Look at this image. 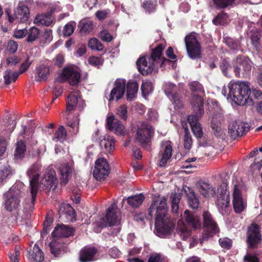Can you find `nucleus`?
Wrapping results in <instances>:
<instances>
[{"instance_id": "1a4fd4ad", "label": "nucleus", "mask_w": 262, "mask_h": 262, "mask_svg": "<svg viewBox=\"0 0 262 262\" xmlns=\"http://www.w3.org/2000/svg\"><path fill=\"white\" fill-rule=\"evenodd\" d=\"M20 191L10 189L5 194V208L10 212L14 211L15 217L18 215L20 203Z\"/></svg>"}, {"instance_id": "4468645a", "label": "nucleus", "mask_w": 262, "mask_h": 262, "mask_svg": "<svg viewBox=\"0 0 262 262\" xmlns=\"http://www.w3.org/2000/svg\"><path fill=\"white\" fill-rule=\"evenodd\" d=\"M172 143L170 141H163L161 143L159 151V166L165 167L172 155Z\"/></svg>"}, {"instance_id": "5701e85b", "label": "nucleus", "mask_w": 262, "mask_h": 262, "mask_svg": "<svg viewBox=\"0 0 262 262\" xmlns=\"http://www.w3.org/2000/svg\"><path fill=\"white\" fill-rule=\"evenodd\" d=\"M98 249L93 246H85L79 252L80 262H91L95 260Z\"/></svg>"}, {"instance_id": "f03ea898", "label": "nucleus", "mask_w": 262, "mask_h": 262, "mask_svg": "<svg viewBox=\"0 0 262 262\" xmlns=\"http://www.w3.org/2000/svg\"><path fill=\"white\" fill-rule=\"evenodd\" d=\"M166 46L165 43H158L155 47L151 49V55L148 57V61L145 56L138 59L136 62L139 71L143 75L151 73L153 71L158 69L159 67L171 61L162 56V53Z\"/></svg>"}, {"instance_id": "aec40b11", "label": "nucleus", "mask_w": 262, "mask_h": 262, "mask_svg": "<svg viewBox=\"0 0 262 262\" xmlns=\"http://www.w3.org/2000/svg\"><path fill=\"white\" fill-rule=\"evenodd\" d=\"M232 203L234 210L236 213L243 212L247 206L246 203L243 201L241 191L237 185L234 186Z\"/></svg>"}, {"instance_id": "09e8293b", "label": "nucleus", "mask_w": 262, "mask_h": 262, "mask_svg": "<svg viewBox=\"0 0 262 262\" xmlns=\"http://www.w3.org/2000/svg\"><path fill=\"white\" fill-rule=\"evenodd\" d=\"M40 31L36 27L31 28L28 31H27L28 37L27 41L29 42H33L38 37Z\"/></svg>"}, {"instance_id": "f8f14e48", "label": "nucleus", "mask_w": 262, "mask_h": 262, "mask_svg": "<svg viewBox=\"0 0 262 262\" xmlns=\"http://www.w3.org/2000/svg\"><path fill=\"white\" fill-rule=\"evenodd\" d=\"M110 166L106 159L99 158L95 162L93 176L98 181L104 180L110 173Z\"/></svg>"}, {"instance_id": "412c9836", "label": "nucleus", "mask_w": 262, "mask_h": 262, "mask_svg": "<svg viewBox=\"0 0 262 262\" xmlns=\"http://www.w3.org/2000/svg\"><path fill=\"white\" fill-rule=\"evenodd\" d=\"M75 232V228L63 224H58L54 228L52 235L54 238L64 239V238L73 236Z\"/></svg>"}, {"instance_id": "b1692460", "label": "nucleus", "mask_w": 262, "mask_h": 262, "mask_svg": "<svg viewBox=\"0 0 262 262\" xmlns=\"http://www.w3.org/2000/svg\"><path fill=\"white\" fill-rule=\"evenodd\" d=\"M58 170L60 176V183L66 185L72 177L74 171L73 165L68 163H64L60 166Z\"/></svg>"}, {"instance_id": "e433bc0d", "label": "nucleus", "mask_w": 262, "mask_h": 262, "mask_svg": "<svg viewBox=\"0 0 262 262\" xmlns=\"http://www.w3.org/2000/svg\"><path fill=\"white\" fill-rule=\"evenodd\" d=\"M102 149L105 150L107 152H111L115 148V142L112 137L108 136L105 137L102 139L99 143Z\"/></svg>"}, {"instance_id": "37998d69", "label": "nucleus", "mask_w": 262, "mask_h": 262, "mask_svg": "<svg viewBox=\"0 0 262 262\" xmlns=\"http://www.w3.org/2000/svg\"><path fill=\"white\" fill-rule=\"evenodd\" d=\"M157 6V0H146L144 1L142 4V8L145 10V12L148 13L155 12Z\"/></svg>"}, {"instance_id": "79ce46f5", "label": "nucleus", "mask_w": 262, "mask_h": 262, "mask_svg": "<svg viewBox=\"0 0 262 262\" xmlns=\"http://www.w3.org/2000/svg\"><path fill=\"white\" fill-rule=\"evenodd\" d=\"M26 150V146L24 141L20 140L16 144L14 156L16 159L21 158L24 157Z\"/></svg>"}, {"instance_id": "774afa93", "label": "nucleus", "mask_w": 262, "mask_h": 262, "mask_svg": "<svg viewBox=\"0 0 262 262\" xmlns=\"http://www.w3.org/2000/svg\"><path fill=\"white\" fill-rule=\"evenodd\" d=\"M199 117L201 116L200 115L199 116L198 114L189 115L188 116L187 121L191 126L193 125H195L198 123H200L199 122Z\"/></svg>"}, {"instance_id": "cd10ccee", "label": "nucleus", "mask_w": 262, "mask_h": 262, "mask_svg": "<svg viewBox=\"0 0 262 262\" xmlns=\"http://www.w3.org/2000/svg\"><path fill=\"white\" fill-rule=\"evenodd\" d=\"M223 117L221 114H216L213 116L211 121V127L214 132V135L217 137L221 136L223 131L221 128L222 122Z\"/></svg>"}, {"instance_id": "9d476101", "label": "nucleus", "mask_w": 262, "mask_h": 262, "mask_svg": "<svg viewBox=\"0 0 262 262\" xmlns=\"http://www.w3.org/2000/svg\"><path fill=\"white\" fill-rule=\"evenodd\" d=\"M184 41L189 57L193 60L200 59L202 57L201 46L196 37L189 34L185 36Z\"/></svg>"}, {"instance_id": "13d9d810", "label": "nucleus", "mask_w": 262, "mask_h": 262, "mask_svg": "<svg viewBox=\"0 0 262 262\" xmlns=\"http://www.w3.org/2000/svg\"><path fill=\"white\" fill-rule=\"evenodd\" d=\"M220 246L227 250H230L232 246V241L227 237L220 238L219 240Z\"/></svg>"}, {"instance_id": "a211bd4d", "label": "nucleus", "mask_w": 262, "mask_h": 262, "mask_svg": "<svg viewBox=\"0 0 262 262\" xmlns=\"http://www.w3.org/2000/svg\"><path fill=\"white\" fill-rule=\"evenodd\" d=\"M40 183L44 186L48 191H54L58 184V180L56 177L55 171L52 169H48L44 174Z\"/></svg>"}, {"instance_id": "c756f323", "label": "nucleus", "mask_w": 262, "mask_h": 262, "mask_svg": "<svg viewBox=\"0 0 262 262\" xmlns=\"http://www.w3.org/2000/svg\"><path fill=\"white\" fill-rule=\"evenodd\" d=\"M229 193L227 192L226 190H221L217 196L216 205L219 207V208H221L223 209L229 206Z\"/></svg>"}, {"instance_id": "a878e982", "label": "nucleus", "mask_w": 262, "mask_h": 262, "mask_svg": "<svg viewBox=\"0 0 262 262\" xmlns=\"http://www.w3.org/2000/svg\"><path fill=\"white\" fill-rule=\"evenodd\" d=\"M64 244V241L62 239L53 238L49 244L51 253L56 257L60 256L66 247Z\"/></svg>"}, {"instance_id": "6e6552de", "label": "nucleus", "mask_w": 262, "mask_h": 262, "mask_svg": "<svg viewBox=\"0 0 262 262\" xmlns=\"http://www.w3.org/2000/svg\"><path fill=\"white\" fill-rule=\"evenodd\" d=\"M233 67L236 77L247 78L250 75L251 61L248 57L239 55L233 60Z\"/></svg>"}, {"instance_id": "72a5a7b5", "label": "nucleus", "mask_w": 262, "mask_h": 262, "mask_svg": "<svg viewBox=\"0 0 262 262\" xmlns=\"http://www.w3.org/2000/svg\"><path fill=\"white\" fill-rule=\"evenodd\" d=\"M145 197L142 193L132 195L126 199L127 204L133 208L139 207L143 203Z\"/></svg>"}, {"instance_id": "338daca9", "label": "nucleus", "mask_w": 262, "mask_h": 262, "mask_svg": "<svg viewBox=\"0 0 262 262\" xmlns=\"http://www.w3.org/2000/svg\"><path fill=\"white\" fill-rule=\"evenodd\" d=\"M89 62L91 65L95 67L99 66L102 64V61L100 57L92 56L89 59Z\"/></svg>"}, {"instance_id": "6e6d98bb", "label": "nucleus", "mask_w": 262, "mask_h": 262, "mask_svg": "<svg viewBox=\"0 0 262 262\" xmlns=\"http://www.w3.org/2000/svg\"><path fill=\"white\" fill-rule=\"evenodd\" d=\"M88 47L92 50L101 51L103 49V45L99 40L95 38L90 39L88 43Z\"/></svg>"}, {"instance_id": "5fc2aeb1", "label": "nucleus", "mask_w": 262, "mask_h": 262, "mask_svg": "<svg viewBox=\"0 0 262 262\" xmlns=\"http://www.w3.org/2000/svg\"><path fill=\"white\" fill-rule=\"evenodd\" d=\"M192 140L189 130L185 128L184 130V146L186 149H190L191 148Z\"/></svg>"}, {"instance_id": "7c9ffc66", "label": "nucleus", "mask_w": 262, "mask_h": 262, "mask_svg": "<svg viewBox=\"0 0 262 262\" xmlns=\"http://www.w3.org/2000/svg\"><path fill=\"white\" fill-rule=\"evenodd\" d=\"M199 189L200 193L205 198L215 196L214 188L209 183L201 182L199 184Z\"/></svg>"}, {"instance_id": "e2e57ef3", "label": "nucleus", "mask_w": 262, "mask_h": 262, "mask_svg": "<svg viewBox=\"0 0 262 262\" xmlns=\"http://www.w3.org/2000/svg\"><path fill=\"white\" fill-rule=\"evenodd\" d=\"M244 262H260L259 258L254 254L247 253L243 257Z\"/></svg>"}, {"instance_id": "680f3d73", "label": "nucleus", "mask_w": 262, "mask_h": 262, "mask_svg": "<svg viewBox=\"0 0 262 262\" xmlns=\"http://www.w3.org/2000/svg\"><path fill=\"white\" fill-rule=\"evenodd\" d=\"M192 131L197 138H201L203 136V130L200 123L193 125L191 126Z\"/></svg>"}, {"instance_id": "c03bdc74", "label": "nucleus", "mask_w": 262, "mask_h": 262, "mask_svg": "<svg viewBox=\"0 0 262 262\" xmlns=\"http://www.w3.org/2000/svg\"><path fill=\"white\" fill-rule=\"evenodd\" d=\"M170 199L171 203V210L172 212L177 213L179 210V204L181 199V194L180 193H172Z\"/></svg>"}, {"instance_id": "4c0bfd02", "label": "nucleus", "mask_w": 262, "mask_h": 262, "mask_svg": "<svg viewBox=\"0 0 262 262\" xmlns=\"http://www.w3.org/2000/svg\"><path fill=\"white\" fill-rule=\"evenodd\" d=\"M13 174V171L9 165L4 166L0 169V185L10 179Z\"/></svg>"}, {"instance_id": "ea45409f", "label": "nucleus", "mask_w": 262, "mask_h": 262, "mask_svg": "<svg viewBox=\"0 0 262 262\" xmlns=\"http://www.w3.org/2000/svg\"><path fill=\"white\" fill-rule=\"evenodd\" d=\"M36 73L39 81L46 80L49 75V68L45 65H40L36 68Z\"/></svg>"}, {"instance_id": "c9c22d12", "label": "nucleus", "mask_w": 262, "mask_h": 262, "mask_svg": "<svg viewBox=\"0 0 262 262\" xmlns=\"http://www.w3.org/2000/svg\"><path fill=\"white\" fill-rule=\"evenodd\" d=\"M30 258L34 261L40 262L44 259V254L38 245L35 244L31 251L29 252Z\"/></svg>"}, {"instance_id": "864d4df0", "label": "nucleus", "mask_w": 262, "mask_h": 262, "mask_svg": "<svg viewBox=\"0 0 262 262\" xmlns=\"http://www.w3.org/2000/svg\"><path fill=\"white\" fill-rule=\"evenodd\" d=\"M215 7L218 9H225L232 5L235 0H212Z\"/></svg>"}, {"instance_id": "4d7b16f0", "label": "nucleus", "mask_w": 262, "mask_h": 262, "mask_svg": "<svg viewBox=\"0 0 262 262\" xmlns=\"http://www.w3.org/2000/svg\"><path fill=\"white\" fill-rule=\"evenodd\" d=\"M189 88L192 92V95L195 92L204 93L203 85L198 81H193L189 84Z\"/></svg>"}, {"instance_id": "58836bf2", "label": "nucleus", "mask_w": 262, "mask_h": 262, "mask_svg": "<svg viewBox=\"0 0 262 262\" xmlns=\"http://www.w3.org/2000/svg\"><path fill=\"white\" fill-rule=\"evenodd\" d=\"M219 67L224 76L226 77H231L232 67L229 62H228L226 59H223L221 60Z\"/></svg>"}, {"instance_id": "a19ab883", "label": "nucleus", "mask_w": 262, "mask_h": 262, "mask_svg": "<svg viewBox=\"0 0 262 262\" xmlns=\"http://www.w3.org/2000/svg\"><path fill=\"white\" fill-rule=\"evenodd\" d=\"M67 137V130L63 125H60L54 134L53 140L55 142H63L66 141Z\"/></svg>"}, {"instance_id": "dca6fc26", "label": "nucleus", "mask_w": 262, "mask_h": 262, "mask_svg": "<svg viewBox=\"0 0 262 262\" xmlns=\"http://www.w3.org/2000/svg\"><path fill=\"white\" fill-rule=\"evenodd\" d=\"M60 76L62 81H68L70 85L75 86L80 81L81 74L72 67H66L62 70Z\"/></svg>"}, {"instance_id": "f3484780", "label": "nucleus", "mask_w": 262, "mask_h": 262, "mask_svg": "<svg viewBox=\"0 0 262 262\" xmlns=\"http://www.w3.org/2000/svg\"><path fill=\"white\" fill-rule=\"evenodd\" d=\"M106 127L118 136H124L125 134V126L114 115H111L106 118Z\"/></svg>"}, {"instance_id": "2eb2a0df", "label": "nucleus", "mask_w": 262, "mask_h": 262, "mask_svg": "<svg viewBox=\"0 0 262 262\" xmlns=\"http://www.w3.org/2000/svg\"><path fill=\"white\" fill-rule=\"evenodd\" d=\"M203 217L205 232L208 236H213L219 232L217 224L209 211H204Z\"/></svg>"}, {"instance_id": "6ab92c4d", "label": "nucleus", "mask_w": 262, "mask_h": 262, "mask_svg": "<svg viewBox=\"0 0 262 262\" xmlns=\"http://www.w3.org/2000/svg\"><path fill=\"white\" fill-rule=\"evenodd\" d=\"M114 86L110 94L109 101H113L115 99L118 101L123 97L125 91L126 80L117 79L114 83Z\"/></svg>"}, {"instance_id": "9b49d317", "label": "nucleus", "mask_w": 262, "mask_h": 262, "mask_svg": "<svg viewBox=\"0 0 262 262\" xmlns=\"http://www.w3.org/2000/svg\"><path fill=\"white\" fill-rule=\"evenodd\" d=\"M119 222V212L117 205L115 203L111 205L106 210L104 217L100 218L96 223L97 226L103 228L107 226H112L117 225Z\"/></svg>"}, {"instance_id": "a18cd8bd", "label": "nucleus", "mask_w": 262, "mask_h": 262, "mask_svg": "<svg viewBox=\"0 0 262 262\" xmlns=\"http://www.w3.org/2000/svg\"><path fill=\"white\" fill-rule=\"evenodd\" d=\"M11 70L10 69H7L4 73V78L5 80V83L6 85L10 84L12 81H15L18 78L19 75L21 74L19 72H14L12 75H11Z\"/></svg>"}, {"instance_id": "bb28decb", "label": "nucleus", "mask_w": 262, "mask_h": 262, "mask_svg": "<svg viewBox=\"0 0 262 262\" xmlns=\"http://www.w3.org/2000/svg\"><path fill=\"white\" fill-rule=\"evenodd\" d=\"M184 215L188 225L195 229L201 227V218L195 213L191 212L188 210L184 211Z\"/></svg>"}, {"instance_id": "393cba45", "label": "nucleus", "mask_w": 262, "mask_h": 262, "mask_svg": "<svg viewBox=\"0 0 262 262\" xmlns=\"http://www.w3.org/2000/svg\"><path fill=\"white\" fill-rule=\"evenodd\" d=\"M248 36L251 40V43L256 51L260 50V39L261 38V31L255 27L249 28L248 31Z\"/></svg>"}, {"instance_id": "473e14b6", "label": "nucleus", "mask_w": 262, "mask_h": 262, "mask_svg": "<svg viewBox=\"0 0 262 262\" xmlns=\"http://www.w3.org/2000/svg\"><path fill=\"white\" fill-rule=\"evenodd\" d=\"M93 22L88 19L81 20L78 25L79 32L82 35H85L90 33L93 29Z\"/></svg>"}, {"instance_id": "7ed1b4c3", "label": "nucleus", "mask_w": 262, "mask_h": 262, "mask_svg": "<svg viewBox=\"0 0 262 262\" xmlns=\"http://www.w3.org/2000/svg\"><path fill=\"white\" fill-rule=\"evenodd\" d=\"M27 175L29 178L31 198H28L25 199V206L24 207L27 211H32L34 208V204L39 186V180L40 174L38 173L37 165H32L27 171Z\"/></svg>"}, {"instance_id": "423d86ee", "label": "nucleus", "mask_w": 262, "mask_h": 262, "mask_svg": "<svg viewBox=\"0 0 262 262\" xmlns=\"http://www.w3.org/2000/svg\"><path fill=\"white\" fill-rule=\"evenodd\" d=\"M154 135V130L147 124H142L137 130L136 141L143 148H150L151 138Z\"/></svg>"}, {"instance_id": "de8ad7c7", "label": "nucleus", "mask_w": 262, "mask_h": 262, "mask_svg": "<svg viewBox=\"0 0 262 262\" xmlns=\"http://www.w3.org/2000/svg\"><path fill=\"white\" fill-rule=\"evenodd\" d=\"M226 45L233 51H237L239 47V41L230 37L224 38Z\"/></svg>"}, {"instance_id": "603ef678", "label": "nucleus", "mask_w": 262, "mask_h": 262, "mask_svg": "<svg viewBox=\"0 0 262 262\" xmlns=\"http://www.w3.org/2000/svg\"><path fill=\"white\" fill-rule=\"evenodd\" d=\"M76 23L74 21H70L67 23L64 27L63 30V34L64 36H70L74 32L76 28Z\"/></svg>"}, {"instance_id": "49530a36", "label": "nucleus", "mask_w": 262, "mask_h": 262, "mask_svg": "<svg viewBox=\"0 0 262 262\" xmlns=\"http://www.w3.org/2000/svg\"><path fill=\"white\" fill-rule=\"evenodd\" d=\"M187 196L189 206L192 209L198 208L200 202L195 192L191 190L187 194Z\"/></svg>"}, {"instance_id": "f257e3e1", "label": "nucleus", "mask_w": 262, "mask_h": 262, "mask_svg": "<svg viewBox=\"0 0 262 262\" xmlns=\"http://www.w3.org/2000/svg\"><path fill=\"white\" fill-rule=\"evenodd\" d=\"M167 198L157 196L148 209V216L155 219V230L157 235L161 237L171 233L174 224L167 213Z\"/></svg>"}, {"instance_id": "8fccbe9b", "label": "nucleus", "mask_w": 262, "mask_h": 262, "mask_svg": "<svg viewBox=\"0 0 262 262\" xmlns=\"http://www.w3.org/2000/svg\"><path fill=\"white\" fill-rule=\"evenodd\" d=\"M142 95L146 97L153 91L152 83L149 81H143L141 86Z\"/></svg>"}, {"instance_id": "052dcab7", "label": "nucleus", "mask_w": 262, "mask_h": 262, "mask_svg": "<svg viewBox=\"0 0 262 262\" xmlns=\"http://www.w3.org/2000/svg\"><path fill=\"white\" fill-rule=\"evenodd\" d=\"M117 114L124 120L127 118V107L125 105H121L118 110Z\"/></svg>"}, {"instance_id": "4be33fe9", "label": "nucleus", "mask_w": 262, "mask_h": 262, "mask_svg": "<svg viewBox=\"0 0 262 262\" xmlns=\"http://www.w3.org/2000/svg\"><path fill=\"white\" fill-rule=\"evenodd\" d=\"M228 133L231 138L235 139L244 135L248 130V128L242 122L234 121L230 124L228 127Z\"/></svg>"}, {"instance_id": "69168bd1", "label": "nucleus", "mask_w": 262, "mask_h": 262, "mask_svg": "<svg viewBox=\"0 0 262 262\" xmlns=\"http://www.w3.org/2000/svg\"><path fill=\"white\" fill-rule=\"evenodd\" d=\"M109 10H98L96 13V17L99 20H102L107 17L109 14Z\"/></svg>"}, {"instance_id": "2f4dec72", "label": "nucleus", "mask_w": 262, "mask_h": 262, "mask_svg": "<svg viewBox=\"0 0 262 262\" xmlns=\"http://www.w3.org/2000/svg\"><path fill=\"white\" fill-rule=\"evenodd\" d=\"M126 88L127 99L128 101H132L136 97L139 85L136 81H129L127 84Z\"/></svg>"}, {"instance_id": "0e129e2a", "label": "nucleus", "mask_w": 262, "mask_h": 262, "mask_svg": "<svg viewBox=\"0 0 262 262\" xmlns=\"http://www.w3.org/2000/svg\"><path fill=\"white\" fill-rule=\"evenodd\" d=\"M100 37L106 42H110L113 39V36L106 30H104L100 32Z\"/></svg>"}, {"instance_id": "c85d7f7f", "label": "nucleus", "mask_w": 262, "mask_h": 262, "mask_svg": "<svg viewBox=\"0 0 262 262\" xmlns=\"http://www.w3.org/2000/svg\"><path fill=\"white\" fill-rule=\"evenodd\" d=\"M191 105L194 110H197L200 116L204 113V99L197 94H192L191 101Z\"/></svg>"}, {"instance_id": "3c124183", "label": "nucleus", "mask_w": 262, "mask_h": 262, "mask_svg": "<svg viewBox=\"0 0 262 262\" xmlns=\"http://www.w3.org/2000/svg\"><path fill=\"white\" fill-rule=\"evenodd\" d=\"M228 15L227 13L222 12L219 13L212 20V23L215 25H223L227 22Z\"/></svg>"}, {"instance_id": "20e7f679", "label": "nucleus", "mask_w": 262, "mask_h": 262, "mask_svg": "<svg viewBox=\"0 0 262 262\" xmlns=\"http://www.w3.org/2000/svg\"><path fill=\"white\" fill-rule=\"evenodd\" d=\"M84 103L81 99V93L80 91H76L71 92L66 100V110L64 113V117L67 120L66 124L68 126L71 128L70 131L74 134H76L78 132V126L75 121H69L70 117V112L74 111L77 106L81 107Z\"/></svg>"}, {"instance_id": "39448f33", "label": "nucleus", "mask_w": 262, "mask_h": 262, "mask_svg": "<svg viewBox=\"0 0 262 262\" xmlns=\"http://www.w3.org/2000/svg\"><path fill=\"white\" fill-rule=\"evenodd\" d=\"M229 96L237 104L244 105L250 97L251 93L249 83L246 82H234L229 86Z\"/></svg>"}, {"instance_id": "bf43d9fd", "label": "nucleus", "mask_w": 262, "mask_h": 262, "mask_svg": "<svg viewBox=\"0 0 262 262\" xmlns=\"http://www.w3.org/2000/svg\"><path fill=\"white\" fill-rule=\"evenodd\" d=\"M169 98L178 108H180L183 106L181 97L177 92L170 95Z\"/></svg>"}, {"instance_id": "ddd939ff", "label": "nucleus", "mask_w": 262, "mask_h": 262, "mask_svg": "<svg viewBox=\"0 0 262 262\" xmlns=\"http://www.w3.org/2000/svg\"><path fill=\"white\" fill-rule=\"evenodd\" d=\"M6 12L10 23H13L15 19L18 20V22L26 23L30 16L29 8L23 3H19L14 11V16H11L7 11Z\"/></svg>"}, {"instance_id": "0eeeda50", "label": "nucleus", "mask_w": 262, "mask_h": 262, "mask_svg": "<svg viewBox=\"0 0 262 262\" xmlns=\"http://www.w3.org/2000/svg\"><path fill=\"white\" fill-rule=\"evenodd\" d=\"M261 228L256 223H252L248 227L246 232V242L248 248L257 249L262 242Z\"/></svg>"}, {"instance_id": "f704fd0d", "label": "nucleus", "mask_w": 262, "mask_h": 262, "mask_svg": "<svg viewBox=\"0 0 262 262\" xmlns=\"http://www.w3.org/2000/svg\"><path fill=\"white\" fill-rule=\"evenodd\" d=\"M34 22L38 25L49 26L53 23L51 14L49 13L38 14L36 16Z\"/></svg>"}]
</instances>
